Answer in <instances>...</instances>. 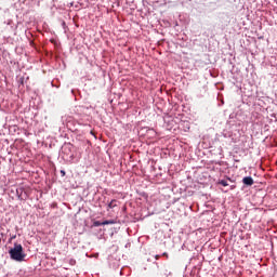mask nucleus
<instances>
[{
	"instance_id": "f257e3e1",
	"label": "nucleus",
	"mask_w": 277,
	"mask_h": 277,
	"mask_svg": "<svg viewBox=\"0 0 277 277\" xmlns=\"http://www.w3.org/2000/svg\"><path fill=\"white\" fill-rule=\"evenodd\" d=\"M9 254L13 261H18V262L24 261L26 256L23 250V246L16 242L14 243V248L10 249Z\"/></svg>"
},
{
	"instance_id": "f03ea898",
	"label": "nucleus",
	"mask_w": 277,
	"mask_h": 277,
	"mask_svg": "<svg viewBox=\"0 0 277 277\" xmlns=\"http://www.w3.org/2000/svg\"><path fill=\"white\" fill-rule=\"evenodd\" d=\"M242 183L247 186H252L254 184V180L251 176L242 177Z\"/></svg>"
},
{
	"instance_id": "7ed1b4c3",
	"label": "nucleus",
	"mask_w": 277,
	"mask_h": 277,
	"mask_svg": "<svg viewBox=\"0 0 277 277\" xmlns=\"http://www.w3.org/2000/svg\"><path fill=\"white\" fill-rule=\"evenodd\" d=\"M117 200H111L110 203L108 205V209H115V207H117Z\"/></svg>"
},
{
	"instance_id": "20e7f679",
	"label": "nucleus",
	"mask_w": 277,
	"mask_h": 277,
	"mask_svg": "<svg viewBox=\"0 0 277 277\" xmlns=\"http://www.w3.org/2000/svg\"><path fill=\"white\" fill-rule=\"evenodd\" d=\"M109 224H116V222L114 220L103 222V226H108Z\"/></svg>"
},
{
	"instance_id": "39448f33",
	"label": "nucleus",
	"mask_w": 277,
	"mask_h": 277,
	"mask_svg": "<svg viewBox=\"0 0 277 277\" xmlns=\"http://www.w3.org/2000/svg\"><path fill=\"white\" fill-rule=\"evenodd\" d=\"M219 184L223 185V186H228V182L225 180H221L219 181Z\"/></svg>"
},
{
	"instance_id": "423d86ee",
	"label": "nucleus",
	"mask_w": 277,
	"mask_h": 277,
	"mask_svg": "<svg viewBox=\"0 0 277 277\" xmlns=\"http://www.w3.org/2000/svg\"><path fill=\"white\" fill-rule=\"evenodd\" d=\"M94 226H104V224H103V222H101V221H96V222L94 223Z\"/></svg>"
},
{
	"instance_id": "0eeeda50",
	"label": "nucleus",
	"mask_w": 277,
	"mask_h": 277,
	"mask_svg": "<svg viewBox=\"0 0 277 277\" xmlns=\"http://www.w3.org/2000/svg\"><path fill=\"white\" fill-rule=\"evenodd\" d=\"M62 175L65 176L66 172L64 170L61 171Z\"/></svg>"
},
{
	"instance_id": "6e6552de",
	"label": "nucleus",
	"mask_w": 277,
	"mask_h": 277,
	"mask_svg": "<svg viewBox=\"0 0 277 277\" xmlns=\"http://www.w3.org/2000/svg\"><path fill=\"white\" fill-rule=\"evenodd\" d=\"M163 256H167V258H168L169 255H168V253H167V252H164V253H163Z\"/></svg>"
},
{
	"instance_id": "1a4fd4ad",
	"label": "nucleus",
	"mask_w": 277,
	"mask_h": 277,
	"mask_svg": "<svg viewBox=\"0 0 277 277\" xmlns=\"http://www.w3.org/2000/svg\"><path fill=\"white\" fill-rule=\"evenodd\" d=\"M156 259H157V261H158V259H160V255H156Z\"/></svg>"
},
{
	"instance_id": "9d476101",
	"label": "nucleus",
	"mask_w": 277,
	"mask_h": 277,
	"mask_svg": "<svg viewBox=\"0 0 277 277\" xmlns=\"http://www.w3.org/2000/svg\"><path fill=\"white\" fill-rule=\"evenodd\" d=\"M235 188V186H232V189Z\"/></svg>"
}]
</instances>
